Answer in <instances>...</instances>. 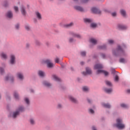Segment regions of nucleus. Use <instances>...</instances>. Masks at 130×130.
Wrapping results in <instances>:
<instances>
[{
	"instance_id": "f257e3e1",
	"label": "nucleus",
	"mask_w": 130,
	"mask_h": 130,
	"mask_svg": "<svg viewBox=\"0 0 130 130\" xmlns=\"http://www.w3.org/2000/svg\"><path fill=\"white\" fill-rule=\"evenodd\" d=\"M124 51H123L122 48H121V47L119 45L118 46L117 49L113 51V54L116 56L118 55H124Z\"/></svg>"
},
{
	"instance_id": "f03ea898",
	"label": "nucleus",
	"mask_w": 130,
	"mask_h": 130,
	"mask_svg": "<svg viewBox=\"0 0 130 130\" xmlns=\"http://www.w3.org/2000/svg\"><path fill=\"white\" fill-rule=\"evenodd\" d=\"M117 123L115 125L119 129H123L125 126L122 123V119L118 118L116 120Z\"/></svg>"
},
{
	"instance_id": "7ed1b4c3",
	"label": "nucleus",
	"mask_w": 130,
	"mask_h": 130,
	"mask_svg": "<svg viewBox=\"0 0 130 130\" xmlns=\"http://www.w3.org/2000/svg\"><path fill=\"white\" fill-rule=\"evenodd\" d=\"M9 63L12 65H14L15 63H16V56H15V55L11 54L10 55Z\"/></svg>"
},
{
	"instance_id": "20e7f679",
	"label": "nucleus",
	"mask_w": 130,
	"mask_h": 130,
	"mask_svg": "<svg viewBox=\"0 0 130 130\" xmlns=\"http://www.w3.org/2000/svg\"><path fill=\"white\" fill-rule=\"evenodd\" d=\"M44 63H46L48 68H52L53 67V63H51V61L49 59H46L43 61Z\"/></svg>"
},
{
	"instance_id": "39448f33",
	"label": "nucleus",
	"mask_w": 130,
	"mask_h": 130,
	"mask_svg": "<svg viewBox=\"0 0 130 130\" xmlns=\"http://www.w3.org/2000/svg\"><path fill=\"white\" fill-rule=\"evenodd\" d=\"M91 74H92V70H91V69L88 67L86 68V72H83L82 73L83 76H87V75H91Z\"/></svg>"
},
{
	"instance_id": "423d86ee",
	"label": "nucleus",
	"mask_w": 130,
	"mask_h": 130,
	"mask_svg": "<svg viewBox=\"0 0 130 130\" xmlns=\"http://www.w3.org/2000/svg\"><path fill=\"white\" fill-rule=\"evenodd\" d=\"M35 16L36 18H37L39 21H41V20H42V15L39 12L36 11L35 12Z\"/></svg>"
},
{
	"instance_id": "0eeeda50",
	"label": "nucleus",
	"mask_w": 130,
	"mask_h": 130,
	"mask_svg": "<svg viewBox=\"0 0 130 130\" xmlns=\"http://www.w3.org/2000/svg\"><path fill=\"white\" fill-rule=\"evenodd\" d=\"M20 12L23 15V16H26L27 14V12L26 11V8L24 7V6H21L20 7Z\"/></svg>"
},
{
	"instance_id": "6e6552de",
	"label": "nucleus",
	"mask_w": 130,
	"mask_h": 130,
	"mask_svg": "<svg viewBox=\"0 0 130 130\" xmlns=\"http://www.w3.org/2000/svg\"><path fill=\"white\" fill-rule=\"evenodd\" d=\"M70 35H72V36H73V37H75V38H78V39L82 38V36H81V35H80V34H77V33H75L73 31H71V32H70Z\"/></svg>"
},
{
	"instance_id": "1a4fd4ad",
	"label": "nucleus",
	"mask_w": 130,
	"mask_h": 130,
	"mask_svg": "<svg viewBox=\"0 0 130 130\" xmlns=\"http://www.w3.org/2000/svg\"><path fill=\"white\" fill-rule=\"evenodd\" d=\"M20 115V113L17 110L15 112H14L12 114H11L10 117H12V118H16L17 116Z\"/></svg>"
},
{
	"instance_id": "9d476101",
	"label": "nucleus",
	"mask_w": 130,
	"mask_h": 130,
	"mask_svg": "<svg viewBox=\"0 0 130 130\" xmlns=\"http://www.w3.org/2000/svg\"><path fill=\"white\" fill-rule=\"evenodd\" d=\"M91 12H92L93 14H101V11L100 10L94 7L91 8Z\"/></svg>"
},
{
	"instance_id": "9b49d317",
	"label": "nucleus",
	"mask_w": 130,
	"mask_h": 130,
	"mask_svg": "<svg viewBox=\"0 0 130 130\" xmlns=\"http://www.w3.org/2000/svg\"><path fill=\"white\" fill-rule=\"evenodd\" d=\"M16 77H17V78L19 79V80H24V75L23 74V73H22V72L17 73L16 74Z\"/></svg>"
},
{
	"instance_id": "f8f14e48",
	"label": "nucleus",
	"mask_w": 130,
	"mask_h": 130,
	"mask_svg": "<svg viewBox=\"0 0 130 130\" xmlns=\"http://www.w3.org/2000/svg\"><path fill=\"white\" fill-rule=\"evenodd\" d=\"M120 14L123 18H126V11L124 9H121L120 10Z\"/></svg>"
},
{
	"instance_id": "ddd939ff",
	"label": "nucleus",
	"mask_w": 130,
	"mask_h": 130,
	"mask_svg": "<svg viewBox=\"0 0 130 130\" xmlns=\"http://www.w3.org/2000/svg\"><path fill=\"white\" fill-rule=\"evenodd\" d=\"M69 100H70V101H71V102H72L73 103H75V104L78 103V100H77V99L74 98L73 96L70 95L69 96Z\"/></svg>"
},
{
	"instance_id": "4468645a",
	"label": "nucleus",
	"mask_w": 130,
	"mask_h": 130,
	"mask_svg": "<svg viewBox=\"0 0 130 130\" xmlns=\"http://www.w3.org/2000/svg\"><path fill=\"white\" fill-rule=\"evenodd\" d=\"M96 74H104L105 76H108V72H106L104 70H99L96 72Z\"/></svg>"
},
{
	"instance_id": "2eb2a0df",
	"label": "nucleus",
	"mask_w": 130,
	"mask_h": 130,
	"mask_svg": "<svg viewBox=\"0 0 130 130\" xmlns=\"http://www.w3.org/2000/svg\"><path fill=\"white\" fill-rule=\"evenodd\" d=\"M42 84L45 86V87H47L48 88L51 87V84H50L48 81L44 80L42 82Z\"/></svg>"
},
{
	"instance_id": "dca6fc26",
	"label": "nucleus",
	"mask_w": 130,
	"mask_h": 130,
	"mask_svg": "<svg viewBox=\"0 0 130 130\" xmlns=\"http://www.w3.org/2000/svg\"><path fill=\"white\" fill-rule=\"evenodd\" d=\"M117 27L120 30H125L126 29H127V26L123 24H118Z\"/></svg>"
},
{
	"instance_id": "f3484780",
	"label": "nucleus",
	"mask_w": 130,
	"mask_h": 130,
	"mask_svg": "<svg viewBox=\"0 0 130 130\" xmlns=\"http://www.w3.org/2000/svg\"><path fill=\"white\" fill-rule=\"evenodd\" d=\"M38 75L39 76V77H41V78H44V77H45V72H44L42 70H39L38 72Z\"/></svg>"
},
{
	"instance_id": "a211bd4d",
	"label": "nucleus",
	"mask_w": 130,
	"mask_h": 130,
	"mask_svg": "<svg viewBox=\"0 0 130 130\" xmlns=\"http://www.w3.org/2000/svg\"><path fill=\"white\" fill-rule=\"evenodd\" d=\"M94 70H100V69H103V65L102 64H96L94 67Z\"/></svg>"
},
{
	"instance_id": "6ab92c4d",
	"label": "nucleus",
	"mask_w": 130,
	"mask_h": 130,
	"mask_svg": "<svg viewBox=\"0 0 130 130\" xmlns=\"http://www.w3.org/2000/svg\"><path fill=\"white\" fill-rule=\"evenodd\" d=\"M29 122L31 125H34L36 123V121L34 118H30L29 120Z\"/></svg>"
},
{
	"instance_id": "aec40b11",
	"label": "nucleus",
	"mask_w": 130,
	"mask_h": 130,
	"mask_svg": "<svg viewBox=\"0 0 130 130\" xmlns=\"http://www.w3.org/2000/svg\"><path fill=\"white\" fill-rule=\"evenodd\" d=\"M74 26V22H70V23L66 24L64 25V28H71Z\"/></svg>"
},
{
	"instance_id": "412c9836",
	"label": "nucleus",
	"mask_w": 130,
	"mask_h": 130,
	"mask_svg": "<svg viewBox=\"0 0 130 130\" xmlns=\"http://www.w3.org/2000/svg\"><path fill=\"white\" fill-rule=\"evenodd\" d=\"M7 18L9 19H11L13 18V13L11 11H8L6 14Z\"/></svg>"
},
{
	"instance_id": "4be33fe9",
	"label": "nucleus",
	"mask_w": 130,
	"mask_h": 130,
	"mask_svg": "<svg viewBox=\"0 0 130 130\" xmlns=\"http://www.w3.org/2000/svg\"><path fill=\"white\" fill-rule=\"evenodd\" d=\"M1 58H3V59H7L8 58V56L7 55V54L5 53L4 52H2L1 53Z\"/></svg>"
},
{
	"instance_id": "5701e85b",
	"label": "nucleus",
	"mask_w": 130,
	"mask_h": 130,
	"mask_svg": "<svg viewBox=\"0 0 130 130\" xmlns=\"http://www.w3.org/2000/svg\"><path fill=\"white\" fill-rule=\"evenodd\" d=\"M17 111L20 113V112H24L25 111V108L24 107L21 106H19L17 109Z\"/></svg>"
},
{
	"instance_id": "b1692460",
	"label": "nucleus",
	"mask_w": 130,
	"mask_h": 130,
	"mask_svg": "<svg viewBox=\"0 0 130 130\" xmlns=\"http://www.w3.org/2000/svg\"><path fill=\"white\" fill-rule=\"evenodd\" d=\"M84 23H86L88 24H90V23H92V22H93V20L89 18H84Z\"/></svg>"
},
{
	"instance_id": "393cba45",
	"label": "nucleus",
	"mask_w": 130,
	"mask_h": 130,
	"mask_svg": "<svg viewBox=\"0 0 130 130\" xmlns=\"http://www.w3.org/2000/svg\"><path fill=\"white\" fill-rule=\"evenodd\" d=\"M9 80L11 82H13V81L14 80V77H11L10 76H6L5 77V81H9Z\"/></svg>"
},
{
	"instance_id": "a878e982",
	"label": "nucleus",
	"mask_w": 130,
	"mask_h": 130,
	"mask_svg": "<svg viewBox=\"0 0 130 130\" xmlns=\"http://www.w3.org/2000/svg\"><path fill=\"white\" fill-rule=\"evenodd\" d=\"M52 78L55 81H56L57 82H60V79L56 75H53Z\"/></svg>"
},
{
	"instance_id": "bb28decb",
	"label": "nucleus",
	"mask_w": 130,
	"mask_h": 130,
	"mask_svg": "<svg viewBox=\"0 0 130 130\" xmlns=\"http://www.w3.org/2000/svg\"><path fill=\"white\" fill-rule=\"evenodd\" d=\"M74 9H75V10H77V11H79V12H83V11H84L83 8L80 6H75Z\"/></svg>"
},
{
	"instance_id": "cd10ccee",
	"label": "nucleus",
	"mask_w": 130,
	"mask_h": 130,
	"mask_svg": "<svg viewBox=\"0 0 130 130\" xmlns=\"http://www.w3.org/2000/svg\"><path fill=\"white\" fill-rule=\"evenodd\" d=\"M102 105L103 106V107H105V108H110V107H111V106H110L109 104H105L103 103Z\"/></svg>"
},
{
	"instance_id": "c85d7f7f",
	"label": "nucleus",
	"mask_w": 130,
	"mask_h": 130,
	"mask_svg": "<svg viewBox=\"0 0 130 130\" xmlns=\"http://www.w3.org/2000/svg\"><path fill=\"white\" fill-rule=\"evenodd\" d=\"M104 91L108 93V94H110V93L112 92V88H104Z\"/></svg>"
},
{
	"instance_id": "c756f323",
	"label": "nucleus",
	"mask_w": 130,
	"mask_h": 130,
	"mask_svg": "<svg viewBox=\"0 0 130 130\" xmlns=\"http://www.w3.org/2000/svg\"><path fill=\"white\" fill-rule=\"evenodd\" d=\"M90 42L92 44H97V40L94 38H91L90 39Z\"/></svg>"
},
{
	"instance_id": "7c9ffc66",
	"label": "nucleus",
	"mask_w": 130,
	"mask_h": 130,
	"mask_svg": "<svg viewBox=\"0 0 130 130\" xmlns=\"http://www.w3.org/2000/svg\"><path fill=\"white\" fill-rule=\"evenodd\" d=\"M13 95L15 99H19L20 96H19V94H18V92L17 91L14 92Z\"/></svg>"
},
{
	"instance_id": "2f4dec72",
	"label": "nucleus",
	"mask_w": 130,
	"mask_h": 130,
	"mask_svg": "<svg viewBox=\"0 0 130 130\" xmlns=\"http://www.w3.org/2000/svg\"><path fill=\"white\" fill-rule=\"evenodd\" d=\"M35 43L37 46H41V45H42L41 42H40V41H39V40H36L35 41Z\"/></svg>"
},
{
	"instance_id": "473e14b6",
	"label": "nucleus",
	"mask_w": 130,
	"mask_h": 130,
	"mask_svg": "<svg viewBox=\"0 0 130 130\" xmlns=\"http://www.w3.org/2000/svg\"><path fill=\"white\" fill-rule=\"evenodd\" d=\"M106 83V85H107V86H108V87H112V83H111V82L108 80H106L105 81Z\"/></svg>"
},
{
	"instance_id": "72a5a7b5",
	"label": "nucleus",
	"mask_w": 130,
	"mask_h": 130,
	"mask_svg": "<svg viewBox=\"0 0 130 130\" xmlns=\"http://www.w3.org/2000/svg\"><path fill=\"white\" fill-rule=\"evenodd\" d=\"M24 101L27 105H30V100L28 98H25Z\"/></svg>"
},
{
	"instance_id": "f704fd0d",
	"label": "nucleus",
	"mask_w": 130,
	"mask_h": 130,
	"mask_svg": "<svg viewBox=\"0 0 130 130\" xmlns=\"http://www.w3.org/2000/svg\"><path fill=\"white\" fill-rule=\"evenodd\" d=\"M120 106L122 107V108H128V105L125 104H121Z\"/></svg>"
},
{
	"instance_id": "c9c22d12",
	"label": "nucleus",
	"mask_w": 130,
	"mask_h": 130,
	"mask_svg": "<svg viewBox=\"0 0 130 130\" xmlns=\"http://www.w3.org/2000/svg\"><path fill=\"white\" fill-rule=\"evenodd\" d=\"M90 27L91 28H96L97 27V23H91L90 24Z\"/></svg>"
},
{
	"instance_id": "e433bc0d",
	"label": "nucleus",
	"mask_w": 130,
	"mask_h": 130,
	"mask_svg": "<svg viewBox=\"0 0 130 130\" xmlns=\"http://www.w3.org/2000/svg\"><path fill=\"white\" fill-rule=\"evenodd\" d=\"M99 49H105L106 48V45H103L102 46H99L98 47Z\"/></svg>"
},
{
	"instance_id": "4c0bfd02",
	"label": "nucleus",
	"mask_w": 130,
	"mask_h": 130,
	"mask_svg": "<svg viewBox=\"0 0 130 130\" xmlns=\"http://www.w3.org/2000/svg\"><path fill=\"white\" fill-rule=\"evenodd\" d=\"M82 90L83 91H84V92H88V91H89V88L87 86H84L82 88Z\"/></svg>"
},
{
	"instance_id": "58836bf2",
	"label": "nucleus",
	"mask_w": 130,
	"mask_h": 130,
	"mask_svg": "<svg viewBox=\"0 0 130 130\" xmlns=\"http://www.w3.org/2000/svg\"><path fill=\"white\" fill-rule=\"evenodd\" d=\"M25 30H27V31H30V26L29 25L26 24L25 25Z\"/></svg>"
},
{
	"instance_id": "ea45409f",
	"label": "nucleus",
	"mask_w": 130,
	"mask_h": 130,
	"mask_svg": "<svg viewBox=\"0 0 130 130\" xmlns=\"http://www.w3.org/2000/svg\"><path fill=\"white\" fill-rule=\"evenodd\" d=\"M108 42L109 44H110V45H112L113 44V43H114V41H113V40H108Z\"/></svg>"
},
{
	"instance_id": "a19ab883",
	"label": "nucleus",
	"mask_w": 130,
	"mask_h": 130,
	"mask_svg": "<svg viewBox=\"0 0 130 130\" xmlns=\"http://www.w3.org/2000/svg\"><path fill=\"white\" fill-rule=\"evenodd\" d=\"M4 73H5V70H4V68L0 67V73L1 75H3Z\"/></svg>"
},
{
	"instance_id": "79ce46f5",
	"label": "nucleus",
	"mask_w": 130,
	"mask_h": 130,
	"mask_svg": "<svg viewBox=\"0 0 130 130\" xmlns=\"http://www.w3.org/2000/svg\"><path fill=\"white\" fill-rule=\"evenodd\" d=\"M14 9L16 13H18V12H19V7L17 6H14Z\"/></svg>"
},
{
	"instance_id": "37998d69",
	"label": "nucleus",
	"mask_w": 130,
	"mask_h": 130,
	"mask_svg": "<svg viewBox=\"0 0 130 130\" xmlns=\"http://www.w3.org/2000/svg\"><path fill=\"white\" fill-rule=\"evenodd\" d=\"M119 61L120 62H121L122 63H124L125 62H126L125 59H124V58H120L119 59Z\"/></svg>"
},
{
	"instance_id": "c03bdc74",
	"label": "nucleus",
	"mask_w": 130,
	"mask_h": 130,
	"mask_svg": "<svg viewBox=\"0 0 130 130\" xmlns=\"http://www.w3.org/2000/svg\"><path fill=\"white\" fill-rule=\"evenodd\" d=\"M3 6L5 8H7V7H8V6H9V3H8V2H5Z\"/></svg>"
},
{
	"instance_id": "a18cd8bd",
	"label": "nucleus",
	"mask_w": 130,
	"mask_h": 130,
	"mask_svg": "<svg viewBox=\"0 0 130 130\" xmlns=\"http://www.w3.org/2000/svg\"><path fill=\"white\" fill-rule=\"evenodd\" d=\"M81 55H82V56H86V52L85 51L81 52Z\"/></svg>"
},
{
	"instance_id": "49530a36",
	"label": "nucleus",
	"mask_w": 130,
	"mask_h": 130,
	"mask_svg": "<svg viewBox=\"0 0 130 130\" xmlns=\"http://www.w3.org/2000/svg\"><path fill=\"white\" fill-rule=\"evenodd\" d=\"M118 80H119L118 76L116 75L115 77V82H118Z\"/></svg>"
},
{
	"instance_id": "de8ad7c7",
	"label": "nucleus",
	"mask_w": 130,
	"mask_h": 130,
	"mask_svg": "<svg viewBox=\"0 0 130 130\" xmlns=\"http://www.w3.org/2000/svg\"><path fill=\"white\" fill-rule=\"evenodd\" d=\"M89 112H90V113H91V114H94V110H93V109H89Z\"/></svg>"
},
{
	"instance_id": "09e8293b",
	"label": "nucleus",
	"mask_w": 130,
	"mask_h": 130,
	"mask_svg": "<svg viewBox=\"0 0 130 130\" xmlns=\"http://www.w3.org/2000/svg\"><path fill=\"white\" fill-rule=\"evenodd\" d=\"M111 15H112V17H116L117 14H116V12H115L112 13Z\"/></svg>"
},
{
	"instance_id": "8fccbe9b",
	"label": "nucleus",
	"mask_w": 130,
	"mask_h": 130,
	"mask_svg": "<svg viewBox=\"0 0 130 130\" xmlns=\"http://www.w3.org/2000/svg\"><path fill=\"white\" fill-rule=\"evenodd\" d=\"M19 28H20V24L19 23H17L16 25H15V28L18 29H19Z\"/></svg>"
},
{
	"instance_id": "3c124183",
	"label": "nucleus",
	"mask_w": 130,
	"mask_h": 130,
	"mask_svg": "<svg viewBox=\"0 0 130 130\" xmlns=\"http://www.w3.org/2000/svg\"><path fill=\"white\" fill-rule=\"evenodd\" d=\"M55 62H56V63H58V62H59V58H56L55 59Z\"/></svg>"
},
{
	"instance_id": "603ef678",
	"label": "nucleus",
	"mask_w": 130,
	"mask_h": 130,
	"mask_svg": "<svg viewBox=\"0 0 130 130\" xmlns=\"http://www.w3.org/2000/svg\"><path fill=\"white\" fill-rule=\"evenodd\" d=\"M101 56L103 58H105L106 57V55H105V54L103 53L101 54Z\"/></svg>"
},
{
	"instance_id": "864d4df0",
	"label": "nucleus",
	"mask_w": 130,
	"mask_h": 130,
	"mask_svg": "<svg viewBox=\"0 0 130 130\" xmlns=\"http://www.w3.org/2000/svg\"><path fill=\"white\" fill-rule=\"evenodd\" d=\"M57 107L58 108H61L62 107V105H61V104H58L57 105Z\"/></svg>"
},
{
	"instance_id": "5fc2aeb1",
	"label": "nucleus",
	"mask_w": 130,
	"mask_h": 130,
	"mask_svg": "<svg viewBox=\"0 0 130 130\" xmlns=\"http://www.w3.org/2000/svg\"><path fill=\"white\" fill-rule=\"evenodd\" d=\"M69 42H74V39L73 38H70L69 39Z\"/></svg>"
},
{
	"instance_id": "6e6d98bb",
	"label": "nucleus",
	"mask_w": 130,
	"mask_h": 130,
	"mask_svg": "<svg viewBox=\"0 0 130 130\" xmlns=\"http://www.w3.org/2000/svg\"><path fill=\"white\" fill-rule=\"evenodd\" d=\"M88 103H92V101L89 99H87Z\"/></svg>"
},
{
	"instance_id": "4d7b16f0",
	"label": "nucleus",
	"mask_w": 130,
	"mask_h": 130,
	"mask_svg": "<svg viewBox=\"0 0 130 130\" xmlns=\"http://www.w3.org/2000/svg\"><path fill=\"white\" fill-rule=\"evenodd\" d=\"M92 130H97V129H96V127L95 126H93L92 127Z\"/></svg>"
},
{
	"instance_id": "13d9d810",
	"label": "nucleus",
	"mask_w": 130,
	"mask_h": 130,
	"mask_svg": "<svg viewBox=\"0 0 130 130\" xmlns=\"http://www.w3.org/2000/svg\"><path fill=\"white\" fill-rule=\"evenodd\" d=\"M104 12H105L106 13H109V11L107 9H104Z\"/></svg>"
},
{
	"instance_id": "bf43d9fd",
	"label": "nucleus",
	"mask_w": 130,
	"mask_h": 130,
	"mask_svg": "<svg viewBox=\"0 0 130 130\" xmlns=\"http://www.w3.org/2000/svg\"><path fill=\"white\" fill-rule=\"evenodd\" d=\"M26 47H27V48H28V47H30V44H26Z\"/></svg>"
},
{
	"instance_id": "052dcab7",
	"label": "nucleus",
	"mask_w": 130,
	"mask_h": 130,
	"mask_svg": "<svg viewBox=\"0 0 130 130\" xmlns=\"http://www.w3.org/2000/svg\"><path fill=\"white\" fill-rule=\"evenodd\" d=\"M126 92L128 93V94H129L130 93V89H127L126 90Z\"/></svg>"
},
{
	"instance_id": "680f3d73",
	"label": "nucleus",
	"mask_w": 130,
	"mask_h": 130,
	"mask_svg": "<svg viewBox=\"0 0 130 130\" xmlns=\"http://www.w3.org/2000/svg\"><path fill=\"white\" fill-rule=\"evenodd\" d=\"M89 0H83V3H87Z\"/></svg>"
},
{
	"instance_id": "e2e57ef3",
	"label": "nucleus",
	"mask_w": 130,
	"mask_h": 130,
	"mask_svg": "<svg viewBox=\"0 0 130 130\" xmlns=\"http://www.w3.org/2000/svg\"><path fill=\"white\" fill-rule=\"evenodd\" d=\"M30 92L31 93H34V90L33 89H30Z\"/></svg>"
},
{
	"instance_id": "0e129e2a",
	"label": "nucleus",
	"mask_w": 130,
	"mask_h": 130,
	"mask_svg": "<svg viewBox=\"0 0 130 130\" xmlns=\"http://www.w3.org/2000/svg\"><path fill=\"white\" fill-rule=\"evenodd\" d=\"M80 64H81V66H83V64H84V62H81Z\"/></svg>"
},
{
	"instance_id": "69168bd1",
	"label": "nucleus",
	"mask_w": 130,
	"mask_h": 130,
	"mask_svg": "<svg viewBox=\"0 0 130 130\" xmlns=\"http://www.w3.org/2000/svg\"><path fill=\"white\" fill-rule=\"evenodd\" d=\"M74 2H77L78 0H73Z\"/></svg>"
},
{
	"instance_id": "338daca9",
	"label": "nucleus",
	"mask_w": 130,
	"mask_h": 130,
	"mask_svg": "<svg viewBox=\"0 0 130 130\" xmlns=\"http://www.w3.org/2000/svg\"><path fill=\"white\" fill-rule=\"evenodd\" d=\"M71 70H72V71H73V68H71Z\"/></svg>"
},
{
	"instance_id": "774afa93",
	"label": "nucleus",
	"mask_w": 130,
	"mask_h": 130,
	"mask_svg": "<svg viewBox=\"0 0 130 130\" xmlns=\"http://www.w3.org/2000/svg\"><path fill=\"white\" fill-rule=\"evenodd\" d=\"M1 98H2V96H1V94H0V99H1Z\"/></svg>"
}]
</instances>
